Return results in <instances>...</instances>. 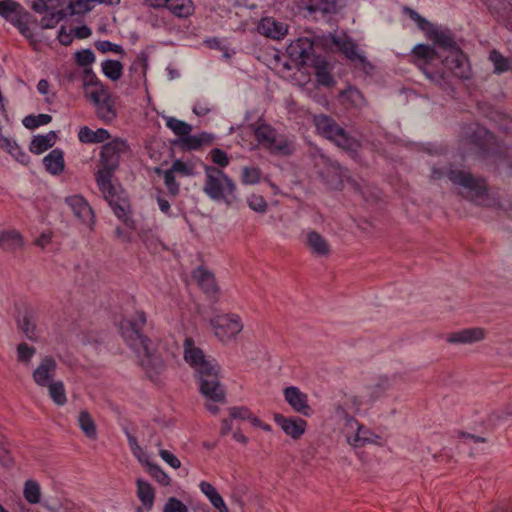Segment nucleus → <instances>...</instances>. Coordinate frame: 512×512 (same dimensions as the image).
I'll use <instances>...</instances> for the list:
<instances>
[{"label": "nucleus", "mask_w": 512, "mask_h": 512, "mask_svg": "<svg viewBox=\"0 0 512 512\" xmlns=\"http://www.w3.org/2000/svg\"><path fill=\"white\" fill-rule=\"evenodd\" d=\"M82 82L84 88L88 86H94L96 89H100L104 87V85L100 82L96 74L93 72L92 68H86L82 71Z\"/></svg>", "instance_id": "nucleus-54"}, {"label": "nucleus", "mask_w": 512, "mask_h": 512, "mask_svg": "<svg viewBox=\"0 0 512 512\" xmlns=\"http://www.w3.org/2000/svg\"><path fill=\"white\" fill-rule=\"evenodd\" d=\"M136 484H137V496H138L139 500L141 501L142 505L146 509L150 510L153 506L154 497H155L153 487L151 486L150 483H148L147 481H144L142 479H138L136 481Z\"/></svg>", "instance_id": "nucleus-34"}, {"label": "nucleus", "mask_w": 512, "mask_h": 512, "mask_svg": "<svg viewBox=\"0 0 512 512\" xmlns=\"http://www.w3.org/2000/svg\"><path fill=\"white\" fill-rule=\"evenodd\" d=\"M74 59L77 65L83 69L91 68V65L95 62V54L91 49H81L75 52Z\"/></svg>", "instance_id": "nucleus-48"}, {"label": "nucleus", "mask_w": 512, "mask_h": 512, "mask_svg": "<svg viewBox=\"0 0 512 512\" xmlns=\"http://www.w3.org/2000/svg\"><path fill=\"white\" fill-rule=\"evenodd\" d=\"M79 141L86 144L103 143L111 138L108 130L99 128L92 130L88 126H83L78 132Z\"/></svg>", "instance_id": "nucleus-28"}, {"label": "nucleus", "mask_w": 512, "mask_h": 512, "mask_svg": "<svg viewBox=\"0 0 512 512\" xmlns=\"http://www.w3.org/2000/svg\"><path fill=\"white\" fill-rule=\"evenodd\" d=\"M462 137L468 143L484 150L487 144L493 139L492 134L483 126L471 123L463 126Z\"/></svg>", "instance_id": "nucleus-14"}, {"label": "nucleus", "mask_w": 512, "mask_h": 512, "mask_svg": "<svg viewBox=\"0 0 512 512\" xmlns=\"http://www.w3.org/2000/svg\"><path fill=\"white\" fill-rule=\"evenodd\" d=\"M400 378L398 374L391 376L380 375L374 381L366 386L367 396L371 402H375L381 398L389 389L393 387L397 379Z\"/></svg>", "instance_id": "nucleus-17"}, {"label": "nucleus", "mask_w": 512, "mask_h": 512, "mask_svg": "<svg viewBox=\"0 0 512 512\" xmlns=\"http://www.w3.org/2000/svg\"><path fill=\"white\" fill-rule=\"evenodd\" d=\"M24 498L30 504H37L40 502V485L34 480H27L24 484L23 490Z\"/></svg>", "instance_id": "nucleus-44"}, {"label": "nucleus", "mask_w": 512, "mask_h": 512, "mask_svg": "<svg viewBox=\"0 0 512 512\" xmlns=\"http://www.w3.org/2000/svg\"><path fill=\"white\" fill-rule=\"evenodd\" d=\"M274 420L293 439L300 438L306 430V421L299 417L286 418L281 414H276Z\"/></svg>", "instance_id": "nucleus-20"}, {"label": "nucleus", "mask_w": 512, "mask_h": 512, "mask_svg": "<svg viewBox=\"0 0 512 512\" xmlns=\"http://www.w3.org/2000/svg\"><path fill=\"white\" fill-rule=\"evenodd\" d=\"M485 337V330L480 327L467 328L450 334L447 341L451 344H472Z\"/></svg>", "instance_id": "nucleus-23"}, {"label": "nucleus", "mask_w": 512, "mask_h": 512, "mask_svg": "<svg viewBox=\"0 0 512 512\" xmlns=\"http://www.w3.org/2000/svg\"><path fill=\"white\" fill-rule=\"evenodd\" d=\"M429 37L435 45L447 54L460 49L449 29H433L430 31Z\"/></svg>", "instance_id": "nucleus-22"}, {"label": "nucleus", "mask_w": 512, "mask_h": 512, "mask_svg": "<svg viewBox=\"0 0 512 512\" xmlns=\"http://www.w3.org/2000/svg\"><path fill=\"white\" fill-rule=\"evenodd\" d=\"M56 370V360L52 356H45L33 371V380L38 386L46 387L50 383L54 382Z\"/></svg>", "instance_id": "nucleus-15"}, {"label": "nucleus", "mask_w": 512, "mask_h": 512, "mask_svg": "<svg viewBox=\"0 0 512 512\" xmlns=\"http://www.w3.org/2000/svg\"><path fill=\"white\" fill-rule=\"evenodd\" d=\"M329 3L325 0H309L306 5V9L310 13L322 12L328 13L330 12Z\"/></svg>", "instance_id": "nucleus-59"}, {"label": "nucleus", "mask_w": 512, "mask_h": 512, "mask_svg": "<svg viewBox=\"0 0 512 512\" xmlns=\"http://www.w3.org/2000/svg\"><path fill=\"white\" fill-rule=\"evenodd\" d=\"M305 244L316 256L325 257L331 252L327 240L315 230L307 231Z\"/></svg>", "instance_id": "nucleus-25"}, {"label": "nucleus", "mask_w": 512, "mask_h": 512, "mask_svg": "<svg viewBox=\"0 0 512 512\" xmlns=\"http://www.w3.org/2000/svg\"><path fill=\"white\" fill-rule=\"evenodd\" d=\"M166 126L173 131L179 138L191 133L192 126L185 121L179 120L172 116L164 117Z\"/></svg>", "instance_id": "nucleus-39"}, {"label": "nucleus", "mask_w": 512, "mask_h": 512, "mask_svg": "<svg viewBox=\"0 0 512 512\" xmlns=\"http://www.w3.org/2000/svg\"><path fill=\"white\" fill-rule=\"evenodd\" d=\"M211 161L217 165V168H225L229 165L230 159L225 151L220 148H213L209 152Z\"/></svg>", "instance_id": "nucleus-52"}, {"label": "nucleus", "mask_w": 512, "mask_h": 512, "mask_svg": "<svg viewBox=\"0 0 512 512\" xmlns=\"http://www.w3.org/2000/svg\"><path fill=\"white\" fill-rule=\"evenodd\" d=\"M159 456L172 468L177 469L181 466L180 460L171 452L165 449H160Z\"/></svg>", "instance_id": "nucleus-60"}, {"label": "nucleus", "mask_w": 512, "mask_h": 512, "mask_svg": "<svg viewBox=\"0 0 512 512\" xmlns=\"http://www.w3.org/2000/svg\"><path fill=\"white\" fill-rule=\"evenodd\" d=\"M489 58L493 62L497 73H502L508 70V61L500 52L492 50Z\"/></svg>", "instance_id": "nucleus-56"}, {"label": "nucleus", "mask_w": 512, "mask_h": 512, "mask_svg": "<svg viewBox=\"0 0 512 512\" xmlns=\"http://www.w3.org/2000/svg\"><path fill=\"white\" fill-rule=\"evenodd\" d=\"M46 170L52 175H58L64 170V153L61 149H53L43 158Z\"/></svg>", "instance_id": "nucleus-29"}, {"label": "nucleus", "mask_w": 512, "mask_h": 512, "mask_svg": "<svg viewBox=\"0 0 512 512\" xmlns=\"http://www.w3.org/2000/svg\"><path fill=\"white\" fill-rule=\"evenodd\" d=\"M25 8L14 0H2L0 1V16L6 21L13 24L14 19L18 18L25 12Z\"/></svg>", "instance_id": "nucleus-32"}, {"label": "nucleus", "mask_w": 512, "mask_h": 512, "mask_svg": "<svg viewBox=\"0 0 512 512\" xmlns=\"http://www.w3.org/2000/svg\"><path fill=\"white\" fill-rule=\"evenodd\" d=\"M89 96L96 107V114L101 120L111 122L116 118L114 103L105 87L95 89Z\"/></svg>", "instance_id": "nucleus-12"}, {"label": "nucleus", "mask_w": 512, "mask_h": 512, "mask_svg": "<svg viewBox=\"0 0 512 512\" xmlns=\"http://www.w3.org/2000/svg\"><path fill=\"white\" fill-rule=\"evenodd\" d=\"M448 178L454 185L461 186L465 189L467 197L472 201L482 204L487 198V184L481 177H475L471 173L448 167H433L431 178L433 180H441Z\"/></svg>", "instance_id": "nucleus-5"}, {"label": "nucleus", "mask_w": 512, "mask_h": 512, "mask_svg": "<svg viewBox=\"0 0 512 512\" xmlns=\"http://www.w3.org/2000/svg\"><path fill=\"white\" fill-rule=\"evenodd\" d=\"M95 47L97 50H99L102 53H106V52H114L117 54L124 53L122 46H120L118 44H114L108 40L96 41Z\"/></svg>", "instance_id": "nucleus-57"}, {"label": "nucleus", "mask_w": 512, "mask_h": 512, "mask_svg": "<svg viewBox=\"0 0 512 512\" xmlns=\"http://www.w3.org/2000/svg\"><path fill=\"white\" fill-rule=\"evenodd\" d=\"M340 98L344 102H349L353 107L360 108L365 104V99L360 92L354 86H349L346 90L340 93Z\"/></svg>", "instance_id": "nucleus-43"}, {"label": "nucleus", "mask_w": 512, "mask_h": 512, "mask_svg": "<svg viewBox=\"0 0 512 512\" xmlns=\"http://www.w3.org/2000/svg\"><path fill=\"white\" fill-rule=\"evenodd\" d=\"M287 53L292 61L299 66H311V59L317 56L314 53V43L309 38L302 37L291 42L287 47Z\"/></svg>", "instance_id": "nucleus-11"}, {"label": "nucleus", "mask_w": 512, "mask_h": 512, "mask_svg": "<svg viewBox=\"0 0 512 512\" xmlns=\"http://www.w3.org/2000/svg\"><path fill=\"white\" fill-rule=\"evenodd\" d=\"M12 25H14L19 32L26 37L27 39H32L34 37V34L29 27V23L31 21L36 22V19L33 18V16L26 10L24 14L20 15L18 18L14 19Z\"/></svg>", "instance_id": "nucleus-42"}, {"label": "nucleus", "mask_w": 512, "mask_h": 512, "mask_svg": "<svg viewBox=\"0 0 512 512\" xmlns=\"http://www.w3.org/2000/svg\"><path fill=\"white\" fill-rule=\"evenodd\" d=\"M184 360L195 370L200 392L213 402L225 401V390L220 384L219 367L215 360L207 359L204 352L195 346L192 338L184 341Z\"/></svg>", "instance_id": "nucleus-3"}, {"label": "nucleus", "mask_w": 512, "mask_h": 512, "mask_svg": "<svg viewBox=\"0 0 512 512\" xmlns=\"http://www.w3.org/2000/svg\"><path fill=\"white\" fill-rule=\"evenodd\" d=\"M314 123L319 134L341 149L351 154H356L360 149V142L350 136L332 117L324 114L317 115L314 116Z\"/></svg>", "instance_id": "nucleus-6"}, {"label": "nucleus", "mask_w": 512, "mask_h": 512, "mask_svg": "<svg viewBox=\"0 0 512 512\" xmlns=\"http://www.w3.org/2000/svg\"><path fill=\"white\" fill-rule=\"evenodd\" d=\"M155 172L163 175L164 183L170 195L176 196L179 194L180 184L176 181L175 175L170 169L163 171L160 168H156Z\"/></svg>", "instance_id": "nucleus-46"}, {"label": "nucleus", "mask_w": 512, "mask_h": 512, "mask_svg": "<svg viewBox=\"0 0 512 512\" xmlns=\"http://www.w3.org/2000/svg\"><path fill=\"white\" fill-rule=\"evenodd\" d=\"M323 169L319 171L321 179L332 189H340L344 179H348L347 169L342 167L337 161L324 155H320Z\"/></svg>", "instance_id": "nucleus-10"}, {"label": "nucleus", "mask_w": 512, "mask_h": 512, "mask_svg": "<svg viewBox=\"0 0 512 512\" xmlns=\"http://www.w3.org/2000/svg\"><path fill=\"white\" fill-rule=\"evenodd\" d=\"M46 387H48L50 398L56 405L63 406L67 402L66 392L62 381H54Z\"/></svg>", "instance_id": "nucleus-41"}, {"label": "nucleus", "mask_w": 512, "mask_h": 512, "mask_svg": "<svg viewBox=\"0 0 512 512\" xmlns=\"http://www.w3.org/2000/svg\"><path fill=\"white\" fill-rule=\"evenodd\" d=\"M129 149L128 142L123 138H115L104 144L99 158L100 169L95 174V179L115 216L122 220L128 228L135 229V221L128 216L129 201L123 195V191H118L112 184L113 173L119 167L120 158L128 153Z\"/></svg>", "instance_id": "nucleus-1"}, {"label": "nucleus", "mask_w": 512, "mask_h": 512, "mask_svg": "<svg viewBox=\"0 0 512 512\" xmlns=\"http://www.w3.org/2000/svg\"><path fill=\"white\" fill-rule=\"evenodd\" d=\"M247 204L255 212L265 213L267 211V202L261 195L252 194L248 197Z\"/></svg>", "instance_id": "nucleus-55"}, {"label": "nucleus", "mask_w": 512, "mask_h": 512, "mask_svg": "<svg viewBox=\"0 0 512 512\" xmlns=\"http://www.w3.org/2000/svg\"><path fill=\"white\" fill-rule=\"evenodd\" d=\"M357 425V431L352 436H347V441L350 445L355 448L363 447L368 443H373L378 438L370 429L359 425L357 421H354Z\"/></svg>", "instance_id": "nucleus-31"}, {"label": "nucleus", "mask_w": 512, "mask_h": 512, "mask_svg": "<svg viewBox=\"0 0 512 512\" xmlns=\"http://www.w3.org/2000/svg\"><path fill=\"white\" fill-rule=\"evenodd\" d=\"M103 74L112 81H117L123 74V65L118 60L108 59L101 64Z\"/></svg>", "instance_id": "nucleus-37"}, {"label": "nucleus", "mask_w": 512, "mask_h": 512, "mask_svg": "<svg viewBox=\"0 0 512 512\" xmlns=\"http://www.w3.org/2000/svg\"><path fill=\"white\" fill-rule=\"evenodd\" d=\"M170 170L173 173L178 172V173H181L184 176H191V175H193L192 168L189 167L185 162H183L180 159H177V160H175L172 163V166H171Z\"/></svg>", "instance_id": "nucleus-61"}, {"label": "nucleus", "mask_w": 512, "mask_h": 512, "mask_svg": "<svg viewBox=\"0 0 512 512\" xmlns=\"http://www.w3.org/2000/svg\"><path fill=\"white\" fill-rule=\"evenodd\" d=\"M0 462L4 466H9L12 462L11 458L9 457L8 449L1 438H0Z\"/></svg>", "instance_id": "nucleus-63"}, {"label": "nucleus", "mask_w": 512, "mask_h": 512, "mask_svg": "<svg viewBox=\"0 0 512 512\" xmlns=\"http://www.w3.org/2000/svg\"><path fill=\"white\" fill-rule=\"evenodd\" d=\"M311 67L314 69L316 82L324 87H332L335 84L330 70V65L325 56H314L311 59Z\"/></svg>", "instance_id": "nucleus-19"}, {"label": "nucleus", "mask_w": 512, "mask_h": 512, "mask_svg": "<svg viewBox=\"0 0 512 512\" xmlns=\"http://www.w3.org/2000/svg\"><path fill=\"white\" fill-rule=\"evenodd\" d=\"M148 473L161 485L167 486L170 484L169 476L157 464L147 462Z\"/></svg>", "instance_id": "nucleus-50"}, {"label": "nucleus", "mask_w": 512, "mask_h": 512, "mask_svg": "<svg viewBox=\"0 0 512 512\" xmlns=\"http://www.w3.org/2000/svg\"><path fill=\"white\" fill-rule=\"evenodd\" d=\"M199 488L201 492L207 496L215 509H217L219 512H228V508L222 496L217 492L216 488L212 484L206 481H202L199 484Z\"/></svg>", "instance_id": "nucleus-33"}, {"label": "nucleus", "mask_w": 512, "mask_h": 512, "mask_svg": "<svg viewBox=\"0 0 512 512\" xmlns=\"http://www.w3.org/2000/svg\"><path fill=\"white\" fill-rule=\"evenodd\" d=\"M332 43L338 50L355 66L366 75H371L374 71L373 64L367 59L365 53L359 49L357 43L350 37L334 36Z\"/></svg>", "instance_id": "nucleus-8"}, {"label": "nucleus", "mask_w": 512, "mask_h": 512, "mask_svg": "<svg viewBox=\"0 0 512 512\" xmlns=\"http://www.w3.org/2000/svg\"><path fill=\"white\" fill-rule=\"evenodd\" d=\"M19 329L27 339L36 341L38 339L36 317L31 310H26L22 318L17 319Z\"/></svg>", "instance_id": "nucleus-30"}, {"label": "nucleus", "mask_w": 512, "mask_h": 512, "mask_svg": "<svg viewBox=\"0 0 512 512\" xmlns=\"http://www.w3.org/2000/svg\"><path fill=\"white\" fill-rule=\"evenodd\" d=\"M213 140V135L202 132L199 135H191L190 133L182 138L172 141V144L179 146L184 150H198L203 145L210 144Z\"/></svg>", "instance_id": "nucleus-24"}, {"label": "nucleus", "mask_w": 512, "mask_h": 512, "mask_svg": "<svg viewBox=\"0 0 512 512\" xmlns=\"http://www.w3.org/2000/svg\"><path fill=\"white\" fill-rule=\"evenodd\" d=\"M56 140L57 134L55 131H49L44 135H35L30 142L29 150L31 153L39 155L53 147Z\"/></svg>", "instance_id": "nucleus-27"}, {"label": "nucleus", "mask_w": 512, "mask_h": 512, "mask_svg": "<svg viewBox=\"0 0 512 512\" xmlns=\"http://www.w3.org/2000/svg\"><path fill=\"white\" fill-rule=\"evenodd\" d=\"M52 121V117L48 114L27 115L22 123L25 128L33 130L40 126L46 125Z\"/></svg>", "instance_id": "nucleus-47"}, {"label": "nucleus", "mask_w": 512, "mask_h": 512, "mask_svg": "<svg viewBox=\"0 0 512 512\" xmlns=\"http://www.w3.org/2000/svg\"><path fill=\"white\" fill-rule=\"evenodd\" d=\"M163 512H188V508L179 499L170 497L164 505Z\"/></svg>", "instance_id": "nucleus-58"}, {"label": "nucleus", "mask_w": 512, "mask_h": 512, "mask_svg": "<svg viewBox=\"0 0 512 512\" xmlns=\"http://www.w3.org/2000/svg\"><path fill=\"white\" fill-rule=\"evenodd\" d=\"M167 9L177 17H188L193 12L191 0H169Z\"/></svg>", "instance_id": "nucleus-35"}, {"label": "nucleus", "mask_w": 512, "mask_h": 512, "mask_svg": "<svg viewBox=\"0 0 512 512\" xmlns=\"http://www.w3.org/2000/svg\"><path fill=\"white\" fill-rule=\"evenodd\" d=\"M284 398L292 409L304 416H310L312 409L308 404L307 394L300 391L298 387L290 386L284 389Z\"/></svg>", "instance_id": "nucleus-16"}, {"label": "nucleus", "mask_w": 512, "mask_h": 512, "mask_svg": "<svg viewBox=\"0 0 512 512\" xmlns=\"http://www.w3.org/2000/svg\"><path fill=\"white\" fill-rule=\"evenodd\" d=\"M211 325L215 330V335L221 341L234 338L243 329V324L237 314L215 316L211 319Z\"/></svg>", "instance_id": "nucleus-9"}, {"label": "nucleus", "mask_w": 512, "mask_h": 512, "mask_svg": "<svg viewBox=\"0 0 512 512\" xmlns=\"http://www.w3.org/2000/svg\"><path fill=\"white\" fill-rule=\"evenodd\" d=\"M440 59L443 65L456 77L461 79H469L471 77V70L467 57L461 49L450 52L445 56L442 55V58Z\"/></svg>", "instance_id": "nucleus-13"}, {"label": "nucleus", "mask_w": 512, "mask_h": 512, "mask_svg": "<svg viewBox=\"0 0 512 512\" xmlns=\"http://www.w3.org/2000/svg\"><path fill=\"white\" fill-rule=\"evenodd\" d=\"M261 171L256 167H244L241 180L244 184L253 185L260 181Z\"/></svg>", "instance_id": "nucleus-51"}, {"label": "nucleus", "mask_w": 512, "mask_h": 512, "mask_svg": "<svg viewBox=\"0 0 512 512\" xmlns=\"http://www.w3.org/2000/svg\"><path fill=\"white\" fill-rule=\"evenodd\" d=\"M78 424L80 429L90 439H95L97 436V430L94 420L88 411L83 410L79 413Z\"/></svg>", "instance_id": "nucleus-36"}, {"label": "nucleus", "mask_w": 512, "mask_h": 512, "mask_svg": "<svg viewBox=\"0 0 512 512\" xmlns=\"http://www.w3.org/2000/svg\"><path fill=\"white\" fill-rule=\"evenodd\" d=\"M205 180L202 191L214 202L231 207L238 201L235 182L220 168L204 165Z\"/></svg>", "instance_id": "nucleus-4"}, {"label": "nucleus", "mask_w": 512, "mask_h": 512, "mask_svg": "<svg viewBox=\"0 0 512 512\" xmlns=\"http://www.w3.org/2000/svg\"><path fill=\"white\" fill-rule=\"evenodd\" d=\"M32 9L37 13H47L49 11V7L44 0L34 1L32 4Z\"/></svg>", "instance_id": "nucleus-64"}, {"label": "nucleus", "mask_w": 512, "mask_h": 512, "mask_svg": "<svg viewBox=\"0 0 512 512\" xmlns=\"http://www.w3.org/2000/svg\"><path fill=\"white\" fill-rule=\"evenodd\" d=\"M90 1L91 0L70 1L66 9L67 15L73 16L89 12L91 10Z\"/></svg>", "instance_id": "nucleus-49"}, {"label": "nucleus", "mask_w": 512, "mask_h": 512, "mask_svg": "<svg viewBox=\"0 0 512 512\" xmlns=\"http://www.w3.org/2000/svg\"><path fill=\"white\" fill-rule=\"evenodd\" d=\"M258 32L268 38L280 40L284 38L288 32V26L276 20L273 17H264L258 24Z\"/></svg>", "instance_id": "nucleus-18"}, {"label": "nucleus", "mask_w": 512, "mask_h": 512, "mask_svg": "<svg viewBox=\"0 0 512 512\" xmlns=\"http://www.w3.org/2000/svg\"><path fill=\"white\" fill-rule=\"evenodd\" d=\"M254 134L258 142L272 154L288 156L294 152L293 142L286 136L277 134L268 124L259 125Z\"/></svg>", "instance_id": "nucleus-7"}, {"label": "nucleus", "mask_w": 512, "mask_h": 512, "mask_svg": "<svg viewBox=\"0 0 512 512\" xmlns=\"http://www.w3.org/2000/svg\"><path fill=\"white\" fill-rule=\"evenodd\" d=\"M250 410L246 407H232L230 408V417L232 419L247 420L250 418Z\"/></svg>", "instance_id": "nucleus-62"}, {"label": "nucleus", "mask_w": 512, "mask_h": 512, "mask_svg": "<svg viewBox=\"0 0 512 512\" xmlns=\"http://www.w3.org/2000/svg\"><path fill=\"white\" fill-rule=\"evenodd\" d=\"M145 324V313L137 311L133 316L121 321L120 332L124 341L137 354L139 363L148 377L154 379L165 370V363L162 357L155 353L151 340L142 334Z\"/></svg>", "instance_id": "nucleus-2"}, {"label": "nucleus", "mask_w": 512, "mask_h": 512, "mask_svg": "<svg viewBox=\"0 0 512 512\" xmlns=\"http://www.w3.org/2000/svg\"><path fill=\"white\" fill-rule=\"evenodd\" d=\"M36 350L34 347L29 346L27 343H20L17 346V359L22 363H29L34 356Z\"/></svg>", "instance_id": "nucleus-53"}, {"label": "nucleus", "mask_w": 512, "mask_h": 512, "mask_svg": "<svg viewBox=\"0 0 512 512\" xmlns=\"http://www.w3.org/2000/svg\"><path fill=\"white\" fill-rule=\"evenodd\" d=\"M67 16L66 10L48 11L40 21V27L42 29L54 28L60 21Z\"/></svg>", "instance_id": "nucleus-45"}, {"label": "nucleus", "mask_w": 512, "mask_h": 512, "mask_svg": "<svg viewBox=\"0 0 512 512\" xmlns=\"http://www.w3.org/2000/svg\"><path fill=\"white\" fill-rule=\"evenodd\" d=\"M193 277L208 296L212 297L217 295L218 287L214 275L209 270L204 267H198L193 271Z\"/></svg>", "instance_id": "nucleus-26"}, {"label": "nucleus", "mask_w": 512, "mask_h": 512, "mask_svg": "<svg viewBox=\"0 0 512 512\" xmlns=\"http://www.w3.org/2000/svg\"><path fill=\"white\" fill-rule=\"evenodd\" d=\"M413 54L418 59L425 60L426 62H432L436 59L442 58V54H440L434 47L425 44H417L413 50Z\"/></svg>", "instance_id": "nucleus-38"}, {"label": "nucleus", "mask_w": 512, "mask_h": 512, "mask_svg": "<svg viewBox=\"0 0 512 512\" xmlns=\"http://www.w3.org/2000/svg\"><path fill=\"white\" fill-rule=\"evenodd\" d=\"M21 245V235L15 231H3L0 233V248L14 250Z\"/></svg>", "instance_id": "nucleus-40"}, {"label": "nucleus", "mask_w": 512, "mask_h": 512, "mask_svg": "<svg viewBox=\"0 0 512 512\" xmlns=\"http://www.w3.org/2000/svg\"><path fill=\"white\" fill-rule=\"evenodd\" d=\"M65 203L71 208L74 215L84 223L93 219V211L88 202L81 195H72L65 198Z\"/></svg>", "instance_id": "nucleus-21"}]
</instances>
